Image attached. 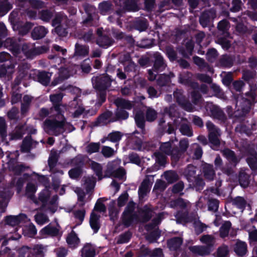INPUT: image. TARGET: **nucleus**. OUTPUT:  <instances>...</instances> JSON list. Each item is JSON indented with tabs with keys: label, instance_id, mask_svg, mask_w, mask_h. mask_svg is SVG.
<instances>
[{
	"label": "nucleus",
	"instance_id": "338daca9",
	"mask_svg": "<svg viewBox=\"0 0 257 257\" xmlns=\"http://www.w3.org/2000/svg\"><path fill=\"white\" fill-rule=\"evenodd\" d=\"M81 170L79 167H77L70 170L69 171V175L72 179H77L81 174Z\"/></svg>",
	"mask_w": 257,
	"mask_h": 257
},
{
	"label": "nucleus",
	"instance_id": "a19ab883",
	"mask_svg": "<svg viewBox=\"0 0 257 257\" xmlns=\"http://www.w3.org/2000/svg\"><path fill=\"white\" fill-rule=\"evenodd\" d=\"M201 242L209 246H212L215 242V238L211 235H204L200 239Z\"/></svg>",
	"mask_w": 257,
	"mask_h": 257
},
{
	"label": "nucleus",
	"instance_id": "4468645a",
	"mask_svg": "<svg viewBox=\"0 0 257 257\" xmlns=\"http://www.w3.org/2000/svg\"><path fill=\"white\" fill-rule=\"evenodd\" d=\"M27 220V217L25 214H20L19 216H9L6 218V223L11 226L22 224Z\"/></svg>",
	"mask_w": 257,
	"mask_h": 257
},
{
	"label": "nucleus",
	"instance_id": "774afa93",
	"mask_svg": "<svg viewBox=\"0 0 257 257\" xmlns=\"http://www.w3.org/2000/svg\"><path fill=\"white\" fill-rule=\"evenodd\" d=\"M219 202L217 199H210L208 201V209L213 211H216L218 208Z\"/></svg>",
	"mask_w": 257,
	"mask_h": 257
},
{
	"label": "nucleus",
	"instance_id": "1a4fd4ad",
	"mask_svg": "<svg viewBox=\"0 0 257 257\" xmlns=\"http://www.w3.org/2000/svg\"><path fill=\"white\" fill-rule=\"evenodd\" d=\"M206 126L209 131V140L212 145V148L214 150H218L220 144L219 137L220 136L219 130L210 121L206 123Z\"/></svg>",
	"mask_w": 257,
	"mask_h": 257
},
{
	"label": "nucleus",
	"instance_id": "4c0bfd02",
	"mask_svg": "<svg viewBox=\"0 0 257 257\" xmlns=\"http://www.w3.org/2000/svg\"><path fill=\"white\" fill-rule=\"evenodd\" d=\"M89 49L88 47L78 44L76 45L75 54L76 56L84 57L87 55Z\"/></svg>",
	"mask_w": 257,
	"mask_h": 257
},
{
	"label": "nucleus",
	"instance_id": "f257e3e1",
	"mask_svg": "<svg viewBox=\"0 0 257 257\" xmlns=\"http://www.w3.org/2000/svg\"><path fill=\"white\" fill-rule=\"evenodd\" d=\"M63 94L59 93L51 95L50 99L53 103L51 111H55V117L54 119H47L43 124L45 131L51 135L58 136L65 131V118L63 114L66 110V106L61 103Z\"/></svg>",
	"mask_w": 257,
	"mask_h": 257
},
{
	"label": "nucleus",
	"instance_id": "69168bd1",
	"mask_svg": "<svg viewBox=\"0 0 257 257\" xmlns=\"http://www.w3.org/2000/svg\"><path fill=\"white\" fill-rule=\"evenodd\" d=\"M135 121L137 125L141 128H143L145 126V120L143 115L139 113H135Z\"/></svg>",
	"mask_w": 257,
	"mask_h": 257
},
{
	"label": "nucleus",
	"instance_id": "cd10ccee",
	"mask_svg": "<svg viewBox=\"0 0 257 257\" xmlns=\"http://www.w3.org/2000/svg\"><path fill=\"white\" fill-rule=\"evenodd\" d=\"M33 97L28 95H26L23 97V102L21 105V114L24 116L28 112L30 104L32 101Z\"/></svg>",
	"mask_w": 257,
	"mask_h": 257
},
{
	"label": "nucleus",
	"instance_id": "2f4dec72",
	"mask_svg": "<svg viewBox=\"0 0 257 257\" xmlns=\"http://www.w3.org/2000/svg\"><path fill=\"white\" fill-rule=\"evenodd\" d=\"M23 234L25 236L33 237L37 233V230L35 226L29 223L23 228Z\"/></svg>",
	"mask_w": 257,
	"mask_h": 257
},
{
	"label": "nucleus",
	"instance_id": "8fccbe9b",
	"mask_svg": "<svg viewBox=\"0 0 257 257\" xmlns=\"http://www.w3.org/2000/svg\"><path fill=\"white\" fill-rule=\"evenodd\" d=\"M164 178L169 183H172L178 179L177 174L173 171H167L164 174Z\"/></svg>",
	"mask_w": 257,
	"mask_h": 257
},
{
	"label": "nucleus",
	"instance_id": "412c9836",
	"mask_svg": "<svg viewBox=\"0 0 257 257\" xmlns=\"http://www.w3.org/2000/svg\"><path fill=\"white\" fill-rule=\"evenodd\" d=\"M22 52L27 58H31L36 54V49L33 44H24L22 48Z\"/></svg>",
	"mask_w": 257,
	"mask_h": 257
},
{
	"label": "nucleus",
	"instance_id": "7ed1b4c3",
	"mask_svg": "<svg viewBox=\"0 0 257 257\" xmlns=\"http://www.w3.org/2000/svg\"><path fill=\"white\" fill-rule=\"evenodd\" d=\"M29 68V65L26 63L23 64L22 66L20 67L19 75L15 80L14 85H18L20 83L23 82L24 85L26 86V83L25 81L32 77V75L33 74L37 75L38 81L43 85H47L49 83L51 73L45 71L37 72L35 70H31L30 74H28Z\"/></svg>",
	"mask_w": 257,
	"mask_h": 257
},
{
	"label": "nucleus",
	"instance_id": "39448f33",
	"mask_svg": "<svg viewBox=\"0 0 257 257\" xmlns=\"http://www.w3.org/2000/svg\"><path fill=\"white\" fill-rule=\"evenodd\" d=\"M112 80L108 75H104L101 77L92 79V83L94 87L98 91L99 100L100 103H103L106 98L105 90L110 86Z\"/></svg>",
	"mask_w": 257,
	"mask_h": 257
},
{
	"label": "nucleus",
	"instance_id": "c03bdc74",
	"mask_svg": "<svg viewBox=\"0 0 257 257\" xmlns=\"http://www.w3.org/2000/svg\"><path fill=\"white\" fill-rule=\"evenodd\" d=\"M228 246L225 245H222L218 248L216 251V256L217 257H228Z\"/></svg>",
	"mask_w": 257,
	"mask_h": 257
},
{
	"label": "nucleus",
	"instance_id": "de8ad7c7",
	"mask_svg": "<svg viewBox=\"0 0 257 257\" xmlns=\"http://www.w3.org/2000/svg\"><path fill=\"white\" fill-rule=\"evenodd\" d=\"M180 132L184 135H186L188 137L192 136V131L190 128V126L186 123L185 122H182L180 128Z\"/></svg>",
	"mask_w": 257,
	"mask_h": 257
},
{
	"label": "nucleus",
	"instance_id": "c85d7f7f",
	"mask_svg": "<svg viewBox=\"0 0 257 257\" xmlns=\"http://www.w3.org/2000/svg\"><path fill=\"white\" fill-rule=\"evenodd\" d=\"M66 240L67 243L71 248L76 247L79 243V238L76 234L73 231L68 234Z\"/></svg>",
	"mask_w": 257,
	"mask_h": 257
},
{
	"label": "nucleus",
	"instance_id": "4d7b16f0",
	"mask_svg": "<svg viewBox=\"0 0 257 257\" xmlns=\"http://www.w3.org/2000/svg\"><path fill=\"white\" fill-rule=\"evenodd\" d=\"M0 135L3 141L7 137L6 124L5 119L0 117Z\"/></svg>",
	"mask_w": 257,
	"mask_h": 257
},
{
	"label": "nucleus",
	"instance_id": "603ef678",
	"mask_svg": "<svg viewBox=\"0 0 257 257\" xmlns=\"http://www.w3.org/2000/svg\"><path fill=\"white\" fill-rule=\"evenodd\" d=\"M100 149L99 143H91L86 147V152L89 154H92L98 152Z\"/></svg>",
	"mask_w": 257,
	"mask_h": 257
},
{
	"label": "nucleus",
	"instance_id": "ddd939ff",
	"mask_svg": "<svg viewBox=\"0 0 257 257\" xmlns=\"http://www.w3.org/2000/svg\"><path fill=\"white\" fill-rule=\"evenodd\" d=\"M185 175L189 181L195 182V185L199 186V187L203 186L204 184L203 181L202 179L196 178L195 174V167L193 165H189L187 168L184 172Z\"/></svg>",
	"mask_w": 257,
	"mask_h": 257
},
{
	"label": "nucleus",
	"instance_id": "ea45409f",
	"mask_svg": "<svg viewBox=\"0 0 257 257\" xmlns=\"http://www.w3.org/2000/svg\"><path fill=\"white\" fill-rule=\"evenodd\" d=\"M231 225V223L229 221H225L221 225L219 230L221 237L224 238L228 235Z\"/></svg>",
	"mask_w": 257,
	"mask_h": 257
},
{
	"label": "nucleus",
	"instance_id": "5701e85b",
	"mask_svg": "<svg viewBox=\"0 0 257 257\" xmlns=\"http://www.w3.org/2000/svg\"><path fill=\"white\" fill-rule=\"evenodd\" d=\"M190 250L193 253L200 255H208L210 252L209 247L203 246H193L190 247Z\"/></svg>",
	"mask_w": 257,
	"mask_h": 257
},
{
	"label": "nucleus",
	"instance_id": "20e7f679",
	"mask_svg": "<svg viewBox=\"0 0 257 257\" xmlns=\"http://www.w3.org/2000/svg\"><path fill=\"white\" fill-rule=\"evenodd\" d=\"M168 142L163 143L160 148V151L154 154L156 162L160 165H164L166 163V155H171L172 159L176 161L179 158L180 151L174 148L172 143Z\"/></svg>",
	"mask_w": 257,
	"mask_h": 257
},
{
	"label": "nucleus",
	"instance_id": "bf43d9fd",
	"mask_svg": "<svg viewBox=\"0 0 257 257\" xmlns=\"http://www.w3.org/2000/svg\"><path fill=\"white\" fill-rule=\"evenodd\" d=\"M153 211L150 208L145 207L142 210L141 215L142 216V220L143 221L149 220L152 215Z\"/></svg>",
	"mask_w": 257,
	"mask_h": 257
},
{
	"label": "nucleus",
	"instance_id": "2eb2a0df",
	"mask_svg": "<svg viewBox=\"0 0 257 257\" xmlns=\"http://www.w3.org/2000/svg\"><path fill=\"white\" fill-rule=\"evenodd\" d=\"M215 12L211 9L203 12L200 18V23L203 27L207 26L210 22L215 18Z\"/></svg>",
	"mask_w": 257,
	"mask_h": 257
},
{
	"label": "nucleus",
	"instance_id": "e433bc0d",
	"mask_svg": "<svg viewBox=\"0 0 257 257\" xmlns=\"http://www.w3.org/2000/svg\"><path fill=\"white\" fill-rule=\"evenodd\" d=\"M182 243L181 237H174L170 239L168 242V245L171 249L175 250L180 246Z\"/></svg>",
	"mask_w": 257,
	"mask_h": 257
},
{
	"label": "nucleus",
	"instance_id": "6e6552de",
	"mask_svg": "<svg viewBox=\"0 0 257 257\" xmlns=\"http://www.w3.org/2000/svg\"><path fill=\"white\" fill-rule=\"evenodd\" d=\"M135 204L130 202L127 204L122 215V223L126 227L139 220L138 215L134 212Z\"/></svg>",
	"mask_w": 257,
	"mask_h": 257
},
{
	"label": "nucleus",
	"instance_id": "c9c22d12",
	"mask_svg": "<svg viewBox=\"0 0 257 257\" xmlns=\"http://www.w3.org/2000/svg\"><path fill=\"white\" fill-rule=\"evenodd\" d=\"M165 66L163 57L160 55H158L156 57L154 65V71L155 72L161 71L165 68Z\"/></svg>",
	"mask_w": 257,
	"mask_h": 257
},
{
	"label": "nucleus",
	"instance_id": "9d476101",
	"mask_svg": "<svg viewBox=\"0 0 257 257\" xmlns=\"http://www.w3.org/2000/svg\"><path fill=\"white\" fill-rule=\"evenodd\" d=\"M62 234L61 227L58 223H50L40 231V234L42 238H46L49 236H60Z\"/></svg>",
	"mask_w": 257,
	"mask_h": 257
},
{
	"label": "nucleus",
	"instance_id": "b1692460",
	"mask_svg": "<svg viewBox=\"0 0 257 257\" xmlns=\"http://www.w3.org/2000/svg\"><path fill=\"white\" fill-rule=\"evenodd\" d=\"M28 2L32 8L38 9L44 6V3L39 0H17V3L19 6L23 7V3Z\"/></svg>",
	"mask_w": 257,
	"mask_h": 257
},
{
	"label": "nucleus",
	"instance_id": "a18cd8bd",
	"mask_svg": "<svg viewBox=\"0 0 257 257\" xmlns=\"http://www.w3.org/2000/svg\"><path fill=\"white\" fill-rule=\"evenodd\" d=\"M53 16V12L48 10L42 11L40 13V19L45 22H48Z\"/></svg>",
	"mask_w": 257,
	"mask_h": 257
},
{
	"label": "nucleus",
	"instance_id": "f3484780",
	"mask_svg": "<svg viewBox=\"0 0 257 257\" xmlns=\"http://www.w3.org/2000/svg\"><path fill=\"white\" fill-rule=\"evenodd\" d=\"M78 67L77 66L71 65L68 68H61L59 72L61 80L67 79L71 75L75 74L77 71Z\"/></svg>",
	"mask_w": 257,
	"mask_h": 257
},
{
	"label": "nucleus",
	"instance_id": "79ce46f5",
	"mask_svg": "<svg viewBox=\"0 0 257 257\" xmlns=\"http://www.w3.org/2000/svg\"><path fill=\"white\" fill-rule=\"evenodd\" d=\"M106 199L104 198H99L97 201L94 208L93 211H98L100 212H105L106 211V207L103 204V202L106 201Z\"/></svg>",
	"mask_w": 257,
	"mask_h": 257
},
{
	"label": "nucleus",
	"instance_id": "680f3d73",
	"mask_svg": "<svg viewBox=\"0 0 257 257\" xmlns=\"http://www.w3.org/2000/svg\"><path fill=\"white\" fill-rule=\"evenodd\" d=\"M31 141L30 138H26L23 142L21 146V151L23 152L27 153L29 152L31 149Z\"/></svg>",
	"mask_w": 257,
	"mask_h": 257
},
{
	"label": "nucleus",
	"instance_id": "37998d69",
	"mask_svg": "<svg viewBox=\"0 0 257 257\" xmlns=\"http://www.w3.org/2000/svg\"><path fill=\"white\" fill-rule=\"evenodd\" d=\"M14 66L13 65L5 66L4 65L0 66V77L4 76L6 75L9 76L14 71Z\"/></svg>",
	"mask_w": 257,
	"mask_h": 257
},
{
	"label": "nucleus",
	"instance_id": "72a5a7b5",
	"mask_svg": "<svg viewBox=\"0 0 257 257\" xmlns=\"http://www.w3.org/2000/svg\"><path fill=\"white\" fill-rule=\"evenodd\" d=\"M12 9V5L8 0H0V17L4 16Z\"/></svg>",
	"mask_w": 257,
	"mask_h": 257
},
{
	"label": "nucleus",
	"instance_id": "a878e982",
	"mask_svg": "<svg viewBox=\"0 0 257 257\" xmlns=\"http://www.w3.org/2000/svg\"><path fill=\"white\" fill-rule=\"evenodd\" d=\"M152 183L148 180L145 179L142 183L139 190V194L140 197H143L148 193L151 189Z\"/></svg>",
	"mask_w": 257,
	"mask_h": 257
},
{
	"label": "nucleus",
	"instance_id": "09e8293b",
	"mask_svg": "<svg viewBox=\"0 0 257 257\" xmlns=\"http://www.w3.org/2000/svg\"><path fill=\"white\" fill-rule=\"evenodd\" d=\"M99 9L101 14H106L111 9V5L108 2H104L99 6Z\"/></svg>",
	"mask_w": 257,
	"mask_h": 257
},
{
	"label": "nucleus",
	"instance_id": "393cba45",
	"mask_svg": "<svg viewBox=\"0 0 257 257\" xmlns=\"http://www.w3.org/2000/svg\"><path fill=\"white\" fill-rule=\"evenodd\" d=\"M234 250L238 255H244L247 251L246 243L245 242L237 241L234 247Z\"/></svg>",
	"mask_w": 257,
	"mask_h": 257
},
{
	"label": "nucleus",
	"instance_id": "6ab92c4d",
	"mask_svg": "<svg viewBox=\"0 0 257 257\" xmlns=\"http://www.w3.org/2000/svg\"><path fill=\"white\" fill-rule=\"evenodd\" d=\"M111 112L110 111H106L102 114L97 119L96 124L97 125H104L107 123L115 121L116 119L113 120L110 117Z\"/></svg>",
	"mask_w": 257,
	"mask_h": 257
},
{
	"label": "nucleus",
	"instance_id": "f8f14e48",
	"mask_svg": "<svg viewBox=\"0 0 257 257\" xmlns=\"http://www.w3.org/2000/svg\"><path fill=\"white\" fill-rule=\"evenodd\" d=\"M174 96L176 101L184 109L189 111L194 110L193 105L185 99L181 90H177L175 91L174 92Z\"/></svg>",
	"mask_w": 257,
	"mask_h": 257
},
{
	"label": "nucleus",
	"instance_id": "864d4df0",
	"mask_svg": "<svg viewBox=\"0 0 257 257\" xmlns=\"http://www.w3.org/2000/svg\"><path fill=\"white\" fill-rule=\"evenodd\" d=\"M122 134L119 132H113L110 133L108 136V140L112 142H117L120 140Z\"/></svg>",
	"mask_w": 257,
	"mask_h": 257
},
{
	"label": "nucleus",
	"instance_id": "473e14b6",
	"mask_svg": "<svg viewBox=\"0 0 257 257\" xmlns=\"http://www.w3.org/2000/svg\"><path fill=\"white\" fill-rule=\"evenodd\" d=\"M203 170L205 178L212 180L215 175L213 166L211 165L205 164L203 165Z\"/></svg>",
	"mask_w": 257,
	"mask_h": 257
},
{
	"label": "nucleus",
	"instance_id": "e2e57ef3",
	"mask_svg": "<svg viewBox=\"0 0 257 257\" xmlns=\"http://www.w3.org/2000/svg\"><path fill=\"white\" fill-rule=\"evenodd\" d=\"M157 117L156 111L150 107L147 108L146 111V119L148 121H154Z\"/></svg>",
	"mask_w": 257,
	"mask_h": 257
},
{
	"label": "nucleus",
	"instance_id": "a211bd4d",
	"mask_svg": "<svg viewBox=\"0 0 257 257\" xmlns=\"http://www.w3.org/2000/svg\"><path fill=\"white\" fill-rule=\"evenodd\" d=\"M67 20L66 16L63 15L61 14H58L56 15L55 18L53 20L52 22V25L53 26H56V31L59 35L65 36L66 33V30H64L63 33H60L59 30L60 29V27L58 26L59 24L62 23L63 21L65 22Z\"/></svg>",
	"mask_w": 257,
	"mask_h": 257
},
{
	"label": "nucleus",
	"instance_id": "0eeeda50",
	"mask_svg": "<svg viewBox=\"0 0 257 257\" xmlns=\"http://www.w3.org/2000/svg\"><path fill=\"white\" fill-rule=\"evenodd\" d=\"M114 103L117 107L115 113L117 119H126L128 116V113L124 109L131 110L134 106V103L129 100L121 98L116 99Z\"/></svg>",
	"mask_w": 257,
	"mask_h": 257
},
{
	"label": "nucleus",
	"instance_id": "5fc2aeb1",
	"mask_svg": "<svg viewBox=\"0 0 257 257\" xmlns=\"http://www.w3.org/2000/svg\"><path fill=\"white\" fill-rule=\"evenodd\" d=\"M142 253L144 255L151 254L154 257H161L162 255V250L160 248H156L151 252V251L148 248H146L144 251L142 250Z\"/></svg>",
	"mask_w": 257,
	"mask_h": 257
},
{
	"label": "nucleus",
	"instance_id": "f704fd0d",
	"mask_svg": "<svg viewBox=\"0 0 257 257\" xmlns=\"http://www.w3.org/2000/svg\"><path fill=\"white\" fill-rule=\"evenodd\" d=\"M89 165L91 169L94 171L96 175L98 177L99 180L102 179V167L101 166L93 161H89Z\"/></svg>",
	"mask_w": 257,
	"mask_h": 257
},
{
	"label": "nucleus",
	"instance_id": "0e129e2a",
	"mask_svg": "<svg viewBox=\"0 0 257 257\" xmlns=\"http://www.w3.org/2000/svg\"><path fill=\"white\" fill-rule=\"evenodd\" d=\"M229 28V23L226 20L220 21L218 25V30L223 34H227V31Z\"/></svg>",
	"mask_w": 257,
	"mask_h": 257
},
{
	"label": "nucleus",
	"instance_id": "aec40b11",
	"mask_svg": "<svg viewBox=\"0 0 257 257\" xmlns=\"http://www.w3.org/2000/svg\"><path fill=\"white\" fill-rule=\"evenodd\" d=\"M47 33L48 30L44 27H36L32 32V37L34 39H40L44 37Z\"/></svg>",
	"mask_w": 257,
	"mask_h": 257
},
{
	"label": "nucleus",
	"instance_id": "49530a36",
	"mask_svg": "<svg viewBox=\"0 0 257 257\" xmlns=\"http://www.w3.org/2000/svg\"><path fill=\"white\" fill-rule=\"evenodd\" d=\"M101 152L104 157L110 158L114 155L116 151L109 147L103 146Z\"/></svg>",
	"mask_w": 257,
	"mask_h": 257
},
{
	"label": "nucleus",
	"instance_id": "4be33fe9",
	"mask_svg": "<svg viewBox=\"0 0 257 257\" xmlns=\"http://www.w3.org/2000/svg\"><path fill=\"white\" fill-rule=\"evenodd\" d=\"M100 216L93 211L90 217V225L94 232H97L100 227L99 224Z\"/></svg>",
	"mask_w": 257,
	"mask_h": 257
},
{
	"label": "nucleus",
	"instance_id": "9b49d317",
	"mask_svg": "<svg viewBox=\"0 0 257 257\" xmlns=\"http://www.w3.org/2000/svg\"><path fill=\"white\" fill-rule=\"evenodd\" d=\"M27 131L29 134H34L37 131L33 127H26L25 125H19L15 130L10 135L11 140H17L21 139L23 135Z\"/></svg>",
	"mask_w": 257,
	"mask_h": 257
},
{
	"label": "nucleus",
	"instance_id": "58836bf2",
	"mask_svg": "<svg viewBox=\"0 0 257 257\" xmlns=\"http://www.w3.org/2000/svg\"><path fill=\"white\" fill-rule=\"evenodd\" d=\"M189 203L184 201L183 199L179 198L177 200L172 201L170 203V206L172 208H184L187 207Z\"/></svg>",
	"mask_w": 257,
	"mask_h": 257
},
{
	"label": "nucleus",
	"instance_id": "dca6fc26",
	"mask_svg": "<svg viewBox=\"0 0 257 257\" xmlns=\"http://www.w3.org/2000/svg\"><path fill=\"white\" fill-rule=\"evenodd\" d=\"M98 38L97 40V44L102 47H108L113 43L112 40L108 36H102V29H98L97 31Z\"/></svg>",
	"mask_w": 257,
	"mask_h": 257
},
{
	"label": "nucleus",
	"instance_id": "052dcab7",
	"mask_svg": "<svg viewBox=\"0 0 257 257\" xmlns=\"http://www.w3.org/2000/svg\"><path fill=\"white\" fill-rule=\"evenodd\" d=\"M57 160L55 156L51 155L50 157L49 160H48V164H49V166L50 168V170L52 172H53L54 173H56V172H59L60 174L62 175L63 174V172L62 171H56L54 169V168L57 163Z\"/></svg>",
	"mask_w": 257,
	"mask_h": 257
},
{
	"label": "nucleus",
	"instance_id": "7c9ffc66",
	"mask_svg": "<svg viewBox=\"0 0 257 257\" xmlns=\"http://www.w3.org/2000/svg\"><path fill=\"white\" fill-rule=\"evenodd\" d=\"M222 153L223 155L234 166H235L240 160V158L235 157L234 152L229 149L224 150Z\"/></svg>",
	"mask_w": 257,
	"mask_h": 257
},
{
	"label": "nucleus",
	"instance_id": "c756f323",
	"mask_svg": "<svg viewBox=\"0 0 257 257\" xmlns=\"http://www.w3.org/2000/svg\"><path fill=\"white\" fill-rule=\"evenodd\" d=\"M120 4H123L124 8L130 11H137L139 10L138 4L135 0H120Z\"/></svg>",
	"mask_w": 257,
	"mask_h": 257
},
{
	"label": "nucleus",
	"instance_id": "bb28decb",
	"mask_svg": "<svg viewBox=\"0 0 257 257\" xmlns=\"http://www.w3.org/2000/svg\"><path fill=\"white\" fill-rule=\"evenodd\" d=\"M95 255V250L94 247L90 244H86L82 249V257H94Z\"/></svg>",
	"mask_w": 257,
	"mask_h": 257
},
{
	"label": "nucleus",
	"instance_id": "423d86ee",
	"mask_svg": "<svg viewBox=\"0 0 257 257\" xmlns=\"http://www.w3.org/2000/svg\"><path fill=\"white\" fill-rule=\"evenodd\" d=\"M46 250V246L41 244H35L32 248L24 246L19 250V257H25L26 253L28 257H44Z\"/></svg>",
	"mask_w": 257,
	"mask_h": 257
},
{
	"label": "nucleus",
	"instance_id": "f03ea898",
	"mask_svg": "<svg viewBox=\"0 0 257 257\" xmlns=\"http://www.w3.org/2000/svg\"><path fill=\"white\" fill-rule=\"evenodd\" d=\"M36 191V186L33 183H29L26 187V194L35 204H38L39 202H41L43 208H47L52 213H54L57 209V202L58 198L57 195H54L50 198V191L48 189H45L40 193L39 200H37L34 196Z\"/></svg>",
	"mask_w": 257,
	"mask_h": 257
},
{
	"label": "nucleus",
	"instance_id": "13d9d810",
	"mask_svg": "<svg viewBox=\"0 0 257 257\" xmlns=\"http://www.w3.org/2000/svg\"><path fill=\"white\" fill-rule=\"evenodd\" d=\"M174 77L173 73H170V75H162L158 80V83L160 86H164L168 83L171 77Z\"/></svg>",
	"mask_w": 257,
	"mask_h": 257
},
{
	"label": "nucleus",
	"instance_id": "6e6d98bb",
	"mask_svg": "<svg viewBox=\"0 0 257 257\" xmlns=\"http://www.w3.org/2000/svg\"><path fill=\"white\" fill-rule=\"evenodd\" d=\"M233 204L243 211L246 205V201L242 197H237L233 199Z\"/></svg>",
	"mask_w": 257,
	"mask_h": 257
},
{
	"label": "nucleus",
	"instance_id": "3c124183",
	"mask_svg": "<svg viewBox=\"0 0 257 257\" xmlns=\"http://www.w3.org/2000/svg\"><path fill=\"white\" fill-rule=\"evenodd\" d=\"M239 181L240 186L246 188L249 184L248 176L245 173L240 172L239 175Z\"/></svg>",
	"mask_w": 257,
	"mask_h": 257
}]
</instances>
